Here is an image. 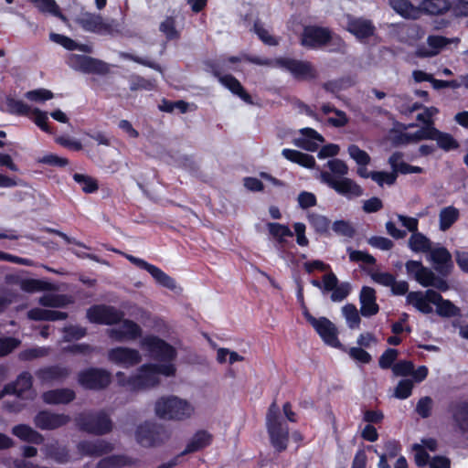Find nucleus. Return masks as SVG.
<instances>
[{
	"mask_svg": "<svg viewBox=\"0 0 468 468\" xmlns=\"http://www.w3.org/2000/svg\"><path fill=\"white\" fill-rule=\"evenodd\" d=\"M172 432L165 425L153 420L140 423L134 432L136 442L143 448L150 449L164 445Z\"/></svg>",
	"mask_w": 468,
	"mask_h": 468,
	"instance_id": "f257e3e1",
	"label": "nucleus"
},
{
	"mask_svg": "<svg viewBox=\"0 0 468 468\" xmlns=\"http://www.w3.org/2000/svg\"><path fill=\"white\" fill-rule=\"evenodd\" d=\"M155 414L163 420H185L194 412L193 406L176 396L159 398L154 405Z\"/></svg>",
	"mask_w": 468,
	"mask_h": 468,
	"instance_id": "f03ea898",
	"label": "nucleus"
},
{
	"mask_svg": "<svg viewBox=\"0 0 468 468\" xmlns=\"http://www.w3.org/2000/svg\"><path fill=\"white\" fill-rule=\"evenodd\" d=\"M75 424L80 431L97 436L106 435L113 429L112 420L104 410L80 412L75 417Z\"/></svg>",
	"mask_w": 468,
	"mask_h": 468,
	"instance_id": "7ed1b4c3",
	"label": "nucleus"
},
{
	"mask_svg": "<svg viewBox=\"0 0 468 468\" xmlns=\"http://www.w3.org/2000/svg\"><path fill=\"white\" fill-rule=\"evenodd\" d=\"M405 269L408 276L414 279L422 287L434 288L437 292H447L450 289L445 277L436 275L432 270L425 267L420 261L410 260L405 263Z\"/></svg>",
	"mask_w": 468,
	"mask_h": 468,
	"instance_id": "20e7f679",
	"label": "nucleus"
},
{
	"mask_svg": "<svg viewBox=\"0 0 468 468\" xmlns=\"http://www.w3.org/2000/svg\"><path fill=\"white\" fill-rule=\"evenodd\" d=\"M274 65L285 70L297 81H311L317 78L318 73L314 66L307 60H301L288 57L276 58Z\"/></svg>",
	"mask_w": 468,
	"mask_h": 468,
	"instance_id": "39448f33",
	"label": "nucleus"
},
{
	"mask_svg": "<svg viewBox=\"0 0 468 468\" xmlns=\"http://www.w3.org/2000/svg\"><path fill=\"white\" fill-rule=\"evenodd\" d=\"M141 346L159 362H173L177 357L176 347L157 335H145L141 340Z\"/></svg>",
	"mask_w": 468,
	"mask_h": 468,
	"instance_id": "423d86ee",
	"label": "nucleus"
},
{
	"mask_svg": "<svg viewBox=\"0 0 468 468\" xmlns=\"http://www.w3.org/2000/svg\"><path fill=\"white\" fill-rule=\"evenodd\" d=\"M112 374L102 367H90L77 375L78 383L88 390H103L112 383Z\"/></svg>",
	"mask_w": 468,
	"mask_h": 468,
	"instance_id": "0eeeda50",
	"label": "nucleus"
},
{
	"mask_svg": "<svg viewBox=\"0 0 468 468\" xmlns=\"http://www.w3.org/2000/svg\"><path fill=\"white\" fill-rule=\"evenodd\" d=\"M76 22L84 31L101 36H112L117 32L114 19L104 20L101 15L96 13H81Z\"/></svg>",
	"mask_w": 468,
	"mask_h": 468,
	"instance_id": "6e6552de",
	"label": "nucleus"
},
{
	"mask_svg": "<svg viewBox=\"0 0 468 468\" xmlns=\"http://www.w3.org/2000/svg\"><path fill=\"white\" fill-rule=\"evenodd\" d=\"M310 282L324 292H331L330 299L334 303L344 301L351 292L350 283L347 282L339 283L336 275L332 271L322 277V282L313 279Z\"/></svg>",
	"mask_w": 468,
	"mask_h": 468,
	"instance_id": "1a4fd4ad",
	"label": "nucleus"
},
{
	"mask_svg": "<svg viewBox=\"0 0 468 468\" xmlns=\"http://www.w3.org/2000/svg\"><path fill=\"white\" fill-rule=\"evenodd\" d=\"M306 321L314 327L324 344L335 348H341L342 344L338 338V329L328 318L322 316L315 318L307 314Z\"/></svg>",
	"mask_w": 468,
	"mask_h": 468,
	"instance_id": "9d476101",
	"label": "nucleus"
},
{
	"mask_svg": "<svg viewBox=\"0 0 468 468\" xmlns=\"http://www.w3.org/2000/svg\"><path fill=\"white\" fill-rule=\"evenodd\" d=\"M86 315L90 323L112 325L122 322L124 313L112 305L95 304L87 310Z\"/></svg>",
	"mask_w": 468,
	"mask_h": 468,
	"instance_id": "9b49d317",
	"label": "nucleus"
},
{
	"mask_svg": "<svg viewBox=\"0 0 468 468\" xmlns=\"http://www.w3.org/2000/svg\"><path fill=\"white\" fill-rule=\"evenodd\" d=\"M68 64L73 69L87 74L106 75L110 72L109 64L105 61L86 55L71 54Z\"/></svg>",
	"mask_w": 468,
	"mask_h": 468,
	"instance_id": "f8f14e48",
	"label": "nucleus"
},
{
	"mask_svg": "<svg viewBox=\"0 0 468 468\" xmlns=\"http://www.w3.org/2000/svg\"><path fill=\"white\" fill-rule=\"evenodd\" d=\"M321 181L326 184L330 188L334 189L339 195L347 197H358L363 195L362 187L354 180L347 177L336 179L330 172H321Z\"/></svg>",
	"mask_w": 468,
	"mask_h": 468,
	"instance_id": "ddd939ff",
	"label": "nucleus"
},
{
	"mask_svg": "<svg viewBox=\"0 0 468 468\" xmlns=\"http://www.w3.org/2000/svg\"><path fill=\"white\" fill-rule=\"evenodd\" d=\"M332 40L329 28L319 26H305L300 37V43L308 49H317L328 45Z\"/></svg>",
	"mask_w": 468,
	"mask_h": 468,
	"instance_id": "4468645a",
	"label": "nucleus"
},
{
	"mask_svg": "<svg viewBox=\"0 0 468 468\" xmlns=\"http://www.w3.org/2000/svg\"><path fill=\"white\" fill-rule=\"evenodd\" d=\"M360 268L369 275L374 282L385 287H390L393 295L401 296L410 292L408 282L396 281V276L394 274L388 271L381 272L374 271L373 269L365 268L363 266H360Z\"/></svg>",
	"mask_w": 468,
	"mask_h": 468,
	"instance_id": "2eb2a0df",
	"label": "nucleus"
},
{
	"mask_svg": "<svg viewBox=\"0 0 468 468\" xmlns=\"http://www.w3.org/2000/svg\"><path fill=\"white\" fill-rule=\"evenodd\" d=\"M152 363H146L139 367L136 375L131 376L129 382L131 383V390L138 391L157 387L161 380L157 377Z\"/></svg>",
	"mask_w": 468,
	"mask_h": 468,
	"instance_id": "dca6fc26",
	"label": "nucleus"
},
{
	"mask_svg": "<svg viewBox=\"0 0 468 468\" xmlns=\"http://www.w3.org/2000/svg\"><path fill=\"white\" fill-rule=\"evenodd\" d=\"M108 360L115 365L129 368L142 361V356L137 349L127 346H116L109 349Z\"/></svg>",
	"mask_w": 468,
	"mask_h": 468,
	"instance_id": "f3484780",
	"label": "nucleus"
},
{
	"mask_svg": "<svg viewBox=\"0 0 468 468\" xmlns=\"http://www.w3.org/2000/svg\"><path fill=\"white\" fill-rule=\"evenodd\" d=\"M126 258L138 268L145 270L147 272H149L159 285L172 291L176 289V282L175 279L166 274L159 267L151 264L141 258L134 257L133 255H127Z\"/></svg>",
	"mask_w": 468,
	"mask_h": 468,
	"instance_id": "a211bd4d",
	"label": "nucleus"
},
{
	"mask_svg": "<svg viewBox=\"0 0 468 468\" xmlns=\"http://www.w3.org/2000/svg\"><path fill=\"white\" fill-rule=\"evenodd\" d=\"M70 417L64 413H55L47 410L38 411L34 417V424L42 431H53L66 426Z\"/></svg>",
	"mask_w": 468,
	"mask_h": 468,
	"instance_id": "6ab92c4d",
	"label": "nucleus"
},
{
	"mask_svg": "<svg viewBox=\"0 0 468 468\" xmlns=\"http://www.w3.org/2000/svg\"><path fill=\"white\" fill-rule=\"evenodd\" d=\"M437 291L433 289H427L425 292L412 291L407 294L406 303L421 314H430L433 312L431 304L435 303Z\"/></svg>",
	"mask_w": 468,
	"mask_h": 468,
	"instance_id": "aec40b11",
	"label": "nucleus"
},
{
	"mask_svg": "<svg viewBox=\"0 0 468 468\" xmlns=\"http://www.w3.org/2000/svg\"><path fill=\"white\" fill-rule=\"evenodd\" d=\"M270 442L274 450L281 453L286 451L289 443V427L285 422L266 426Z\"/></svg>",
	"mask_w": 468,
	"mask_h": 468,
	"instance_id": "412c9836",
	"label": "nucleus"
},
{
	"mask_svg": "<svg viewBox=\"0 0 468 468\" xmlns=\"http://www.w3.org/2000/svg\"><path fill=\"white\" fill-rule=\"evenodd\" d=\"M77 449L81 455L90 457H100L112 452L114 449L112 443L98 439L96 441H80Z\"/></svg>",
	"mask_w": 468,
	"mask_h": 468,
	"instance_id": "4be33fe9",
	"label": "nucleus"
},
{
	"mask_svg": "<svg viewBox=\"0 0 468 468\" xmlns=\"http://www.w3.org/2000/svg\"><path fill=\"white\" fill-rule=\"evenodd\" d=\"M430 257L435 271L441 276L447 277L453 268L452 255L445 247L431 249Z\"/></svg>",
	"mask_w": 468,
	"mask_h": 468,
	"instance_id": "5701e85b",
	"label": "nucleus"
},
{
	"mask_svg": "<svg viewBox=\"0 0 468 468\" xmlns=\"http://www.w3.org/2000/svg\"><path fill=\"white\" fill-rule=\"evenodd\" d=\"M448 411L455 427L463 433H468V400L459 399L450 402Z\"/></svg>",
	"mask_w": 468,
	"mask_h": 468,
	"instance_id": "b1692460",
	"label": "nucleus"
},
{
	"mask_svg": "<svg viewBox=\"0 0 468 468\" xmlns=\"http://www.w3.org/2000/svg\"><path fill=\"white\" fill-rule=\"evenodd\" d=\"M70 374V369L68 367L60 365H50L38 368L35 375L42 384L52 382H62Z\"/></svg>",
	"mask_w": 468,
	"mask_h": 468,
	"instance_id": "393cba45",
	"label": "nucleus"
},
{
	"mask_svg": "<svg viewBox=\"0 0 468 468\" xmlns=\"http://www.w3.org/2000/svg\"><path fill=\"white\" fill-rule=\"evenodd\" d=\"M360 314L364 317L376 315L379 312L377 303L376 290L369 286H363L359 293Z\"/></svg>",
	"mask_w": 468,
	"mask_h": 468,
	"instance_id": "a878e982",
	"label": "nucleus"
},
{
	"mask_svg": "<svg viewBox=\"0 0 468 468\" xmlns=\"http://www.w3.org/2000/svg\"><path fill=\"white\" fill-rule=\"evenodd\" d=\"M375 26L370 20L351 17L347 21L346 30L358 39L370 37L375 33Z\"/></svg>",
	"mask_w": 468,
	"mask_h": 468,
	"instance_id": "bb28decb",
	"label": "nucleus"
},
{
	"mask_svg": "<svg viewBox=\"0 0 468 468\" xmlns=\"http://www.w3.org/2000/svg\"><path fill=\"white\" fill-rule=\"evenodd\" d=\"M75 398V391L68 388L48 390L42 394L43 401L48 405L69 404Z\"/></svg>",
	"mask_w": 468,
	"mask_h": 468,
	"instance_id": "cd10ccee",
	"label": "nucleus"
},
{
	"mask_svg": "<svg viewBox=\"0 0 468 468\" xmlns=\"http://www.w3.org/2000/svg\"><path fill=\"white\" fill-rule=\"evenodd\" d=\"M213 441V435L206 430L197 431L188 441L182 454H189L199 452L208 447Z\"/></svg>",
	"mask_w": 468,
	"mask_h": 468,
	"instance_id": "c85d7f7f",
	"label": "nucleus"
},
{
	"mask_svg": "<svg viewBox=\"0 0 468 468\" xmlns=\"http://www.w3.org/2000/svg\"><path fill=\"white\" fill-rule=\"evenodd\" d=\"M225 88H227L231 93L238 96L247 104H253L251 95L245 90L240 81L231 74H226L220 77L219 81Z\"/></svg>",
	"mask_w": 468,
	"mask_h": 468,
	"instance_id": "c756f323",
	"label": "nucleus"
},
{
	"mask_svg": "<svg viewBox=\"0 0 468 468\" xmlns=\"http://www.w3.org/2000/svg\"><path fill=\"white\" fill-rule=\"evenodd\" d=\"M139 460L125 454H112L101 459L97 468H123L133 466L139 463Z\"/></svg>",
	"mask_w": 468,
	"mask_h": 468,
	"instance_id": "7c9ffc66",
	"label": "nucleus"
},
{
	"mask_svg": "<svg viewBox=\"0 0 468 468\" xmlns=\"http://www.w3.org/2000/svg\"><path fill=\"white\" fill-rule=\"evenodd\" d=\"M7 281L19 285L20 289L26 292H43L48 289V282L38 279H22L16 275H9Z\"/></svg>",
	"mask_w": 468,
	"mask_h": 468,
	"instance_id": "2f4dec72",
	"label": "nucleus"
},
{
	"mask_svg": "<svg viewBox=\"0 0 468 468\" xmlns=\"http://www.w3.org/2000/svg\"><path fill=\"white\" fill-rule=\"evenodd\" d=\"M12 433L23 441L40 445L44 442L41 433L27 424H17L12 428Z\"/></svg>",
	"mask_w": 468,
	"mask_h": 468,
	"instance_id": "473e14b6",
	"label": "nucleus"
},
{
	"mask_svg": "<svg viewBox=\"0 0 468 468\" xmlns=\"http://www.w3.org/2000/svg\"><path fill=\"white\" fill-rule=\"evenodd\" d=\"M420 15L439 16L447 13L452 4L449 0H422L420 5Z\"/></svg>",
	"mask_w": 468,
	"mask_h": 468,
	"instance_id": "72a5a7b5",
	"label": "nucleus"
},
{
	"mask_svg": "<svg viewBox=\"0 0 468 468\" xmlns=\"http://www.w3.org/2000/svg\"><path fill=\"white\" fill-rule=\"evenodd\" d=\"M402 157V153L395 152L388 158V164L390 165L392 170L397 172V174L400 173L402 175H409L421 174L423 172V169L420 166L412 165L404 161H401Z\"/></svg>",
	"mask_w": 468,
	"mask_h": 468,
	"instance_id": "f704fd0d",
	"label": "nucleus"
},
{
	"mask_svg": "<svg viewBox=\"0 0 468 468\" xmlns=\"http://www.w3.org/2000/svg\"><path fill=\"white\" fill-rule=\"evenodd\" d=\"M27 317L33 321H60L67 319L68 314L57 310L35 307L27 312Z\"/></svg>",
	"mask_w": 468,
	"mask_h": 468,
	"instance_id": "c9c22d12",
	"label": "nucleus"
},
{
	"mask_svg": "<svg viewBox=\"0 0 468 468\" xmlns=\"http://www.w3.org/2000/svg\"><path fill=\"white\" fill-rule=\"evenodd\" d=\"M436 313L439 316L444 318L457 317L461 315V309L452 301L444 299L440 292H437L435 299Z\"/></svg>",
	"mask_w": 468,
	"mask_h": 468,
	"instance_id": "e433bc0d",
	"label": "nucleus"
},
{
	"mask_svg": "<svg viewBox=\"0 0 468 468\" xmlns=\"http://www.w3.org/2000/svg\"><path fill=\"white\" fill-rule=\"evenodd\" d=\"M393 10L404 18L418 19L420 7L415 6L410 0H389Z\"/></svg>",
	"mask_w": 468,
	"mask_h": 468,
	"instance_id": "4c0bfd02",
	"label": "nucleus"
},
{
	"mask_svg": "<svg viewBox=\"0 0 468 468\" xmlns=\"http://www.w3.org/2000/svg\"><path fill=\"white\" fill-rule=\"evenodd\" d=\"M307 218L310 226L316 234L324 237L331 236L330 229L332 222L326 216L318 213H310Z\"/></svg>",
	"mask_w": 468,
	"mask_h": 468,
	"instance_id": "58836bf2",
	"label": "nucleus"
},
{
	"mask_svg": "<svg viewBox=\"0 0 468 468\" xmlns=\"http://www.w3.org/2000/svg\"><path fill=\"white\" fill-rule=\"evenodd\" d=\"M460 217L459 209L453 206L443 207L439 214L440 229L448 230Z\"/></svg>",
	"mask_w": 468,
	"mask_h": 468,
	"instance_id": "ea45409f",
	"label": "nucleus"
},
{
	"mask_svg": "<svg viewBox=\"0 0 468 468\" xmlns=\"http://www.w3.org/2000/svg\"><path fill=\"white\" fill-rule=\"evenodd\" d=\"M9 384L14 385L15 392L12 395L21 399L25 392L32 388L33 378L28 371H23L16 377L15 381Z\"/></svg>",
	"mask_w": 468,
	"mask_h": 468,
	"instance_id": "a19ab883",
	"label": "nucleus"
},
{
	"mask_svg": "<svg viewBox=\"0 0 468 468\" xmlns=\"http://www.w3.org/2000/svg\"><path fill=\"white\" fill-rule=\"evenodd\" d=\"M267 229L269 234L279 243L284 244L286 242L285 238L292 237L293 232L291 229L284 224H281L278 222H269L267 223Z\"/></svg>",
	"mask_w": 468,
	"mask_h": 468,
	"instance_id": "79ce46f5",
	"label": "nucleus"
},
{
	"mask_svg": "<svg viewBox=\"0 0 468 468\" xmlns=\"http://www.w3.org/2000/svg\"><path fill=\"white\" fill-rule=\"evenodd\" d=\"M409 247L414 252H429L431 249V241L424 234L416 232L411 234L409 239Z\"/></svg>",
	"mask_w": 468,
	"mask_h": 468,
	"instance_id": "37998d69",
	"label": "nucleus"
},
{
	"mask_svg": "<svg viewBox=\"0 0 468 468\" xmlns=\"http://www.w3.org/2000/svg\"><path fill=\"white\" fill-rule=\"evenodd\" d=\"M176 21L174 16H166L159 26V30L162 32L168 41L177 40L180 38V32L176 27Z\"/></svg>",
	"mask_w": 468,
	"mask_h": 468,
	"instance_id": "c03bdc74",
	"label": "nucleus"
},
{
	"mask_svg": "<svg viewBox=\"0 0 468 468\" xmlns=\"http://www.w3.org/2000/svg\"><path fill=\"white\" fill-rule=\"evenodd\" d=\"M73 179L76 183L80 185L82 191L86 194L95 193L99 189L97 180L90 176L75 173Z\"/></svg>",
	"mask_w": 468,
	"mask_h": 468,
	"instance_id": "a18cd8bd",
	"label": "nucleus"
},
{
	"mask_svg": "<svg viewBox=\"0 0 468 468\" xmlns=\"http://www.w3.org/2000/svg\"><path fill=\"white\" fill-rule=\"evenodd\" d=\"M6 107L11 114L18 116H27L31 113L29 105L21 100H17L12 97L6 98Z\"/></svg>",
	"mask_w": 468,
	"mask_h": 468,
	"instance_id": "49530a36",
	"label": "nucleus"
},
{
	"mask_svg": "<svg viewBox=\"0 0 468 468\" xmlns=\"http://www.w3.org/2000/svg\"><path fill=\"white\" fill-rule=\"evenodd\" d=\"M131 91L137 90H154L155 89V80L145 79L140 75H133L129 80Z\"/></svg>",
	"mask_w": 468,
	"mask_h": 468,
	"instance_id": "de8ad7c7",
	"label": "nucleus"
},
{
	"mask_svg": "<svg viewBox=\"0 0 468 468\" xmlns=\"http://www.w3.org/2000/svg\"><path fill=\"white\" fill-rule=\"evenodd\" d=\"M439 148L445 152H450L459 148L460 144L458 141L448 133L440 132L436 140Z\"/></svg>",
	"mask_w": 468,
	"mask_h": 468,
	"instance_id": "09e8293b",
	"label": "nucleus"
},
{
	"mask_svg": "<svg viewBox=\"0 0 468 468\" xmlns=\"http://www.w3.org/2000/svg\"><path fill=\"white\" fill-rule=\"evenodd\" d=\"M343 314L349 328H358L361 323L358 311L353 303H347L342 308Z\"/></svg>",
	"mask_w": 468,
	"mask_h": 468,
	"instance_id": "8fccbe9b",
	"label": "nucleus"
},
{
	"mask_svg": "<svg viewBox=\"0 0 468 468\" xmlns=\"http://www.w3.org/2000/svg\"><path fill=\"white\" fill-rule=\"evenodd\" d=\"M120 57L123 59H126V60H130V61H133L137 64H140V65H143L144 67H147V68H150L152 69H154L158 72H162L163 69H162V67L153 61V60H150L148 58H142V57H139L137 55H134L133 53H130V52H121L120 53Z\"/></svg>",
	"mask_w": 468,
	"mask_h": 468,
	"instance_id": "3c124183",
	"label": "nucleus"
},
{
	"mask_svg": "<svg viewBox=\"0 0 468 468\" xmlns=\"http://www.w3.org/2000/svg\"><path fill=\"white\" fill-rule=\"evenodd\" d=\"M331 229L335 234L349 239H352L356 234V229L351 223L344 219L335 220L331 224Z\"/></svg>",
	"mask_w": 468,
	"mask_h": 468,
	"instance_id": "603ef678",
	"label": "nucleus"
},
{
	"mask_svg": "<svg viewBox=\"0 0 468 468\" xmlns=\"http://www.w3.org/2000/svg\"><path fill=\"white\" fill-rule=\"evenodd\" d=\"M397 177L398 174L394 170H392V172L373 171L370 173V178L380 186L384 184L388 186L393 185L396 182Z\"/></svg>",
	"mask_w": 468,
	"mask_h": 468,
	"instance_id": "864d4df0",
	"label": "nucleus"
},
{
	"mask_svg": "<svg viewBox=\"0 0 468 468\" xmlns=\"http://www.w3.org/2000/svg\"><path fill=\"white\" fill-rule=\"evenodd\" d=\"M48 349L43 346L27 348L19 352L18 358L21 361H32L36 358L48 356Z\"/></svg>",
	"mask_w": 468,
	"mask_h": 468,
	"instance_id": "5fc2aeb1",
	"label": "nucleus"
},
{
	"mask_svg": "<svg viewBox=\"0 0 468 468\" xmlns=\"http://www.w3.org/2000/svg\"><path fill=\"white\" fill-rule=\"evenodd\" d=\"M347 252L349 254V260L352 262H363L367 265H376L377 263L376 258L367 251L356 250L351 248H347Z\"/></svg>",
	"mask_w": 468,
	"mask_h": 468,
	"instance_id": "6e6d98bb",
	"label": "nucleus"
},
{
	"mask_svg": "<svg viewBox=\"0 0 468 468\" xmlns=\"http://www.w3.org/2000/svg\"><path fill=\"white\" fill-rule=\"evenodd\" d=\"M347 152L352 159H354L359 166H366L370 163L369 154L359 148L356 144H350Z\"/></svg>",
	"mask_w": 468,
	"mask_h": 468,
	"instance_id": "4d7b16f0",
	"label": "nucleus"
},
{
	"mask_svg": "<svg viewBox=\"0 0 468 468\" xmlns=\"http://www.w3.org/2000/svg\"><path fill=\"white\" fill-rule=\"evenodd\" d=\"M31 112L34 115L33 122L37 127H39L43 132L47 133H54V129L48 123V117L47 112L37 108H35L33 111H31Z\"/></svg>",
	"mask_w": 468,
	"mask_h": 468,
	"instance_id": "13d9d810",
	"label": "nucleus"
},
{
	"mask_svg": "<svg viewBox=\"0 0 468 468\" xmlns=\"http://www.w3.org/2000/svg\"><path fill=\"white\" fill-rule=\"evenodd\" d=\"M95 346L87 343L72 344L63 347V351L65 353H69L71 355H82L84 356H90L92 353L95 352Z\"/></svg>",
	"mask_w": 468,
	"mask_h": 468,
	"instance_id": "bf43d9fd",
	"label": "nucleus"
},
{
	"mask_svg": "<svg viewBox=\"0 0 468 468\" xmlns=\"http://www.w3.org/2000/svg\"><path fill=\"white\" fill-rule=\"evenodd\" d=\"M399 356V351L395 348H387L378 359V366L382 369H392V367L396 364Z\"/></svg>",
	"mask_w": 468,
	"mask_h": 468,
	"instance_id": "052dcab7",
	"label": "nucleus"
},
{
	"mask_svg": "<svg viewBox=\"0 0 468 468\" xmlns=\"http://www.w3.org/2000/svg\"><path fill=\"white\" fill-rule=\"evenodd\" d=\"M64 340L66 342H71L74 340H80L86 336L87 329L80 325H68L63 329Z\"/></svg>",
	"mask_w": 468,
	"mask_h": 468,
	"instance_id": "680f3d73",
	"label": "nucleus"
},
{
	"mask_svg": "<svg viewBox=\"0 0 468 468\" xmlns=\"http://www.w3.org/2000/svg\"><path fill=\"white\" fill-rule=\"evenodd\" d=\"M20 345L21 341L16 337H0V357L9 355Z\"/></svg>",
	"mask_w": 468,
	"mask_h": 468,
	"instance_id": "e2e57ef3",
	"label": "nucleus"
},
{
	"mask_svg": "<svg viewBox=\"0 0 468 468\" xmlns=\"http://www.w3.org/2000/svg\"><path fill=\"white\" fill-rule=\"evenodd\" d=\"M122 329L124 330L126 336L129 340H134L142 335L141 326L133 320L123 319L122 320Z\"/></svg>",
	"mask_w": 468,
	"mask_h": 468,
	"instance_id": "0e129e2a",
	"label": "nucleus"
},
{
	"mask_svg": "<svg viewBox=\"0 0 468 468\" xmlns=\"http://www.w3.org/2000/svg\"><path fill=\"white\" fill-rule=\"evenodd\" d=\"M433 401L431 397L425 396L419 399L416 412L423 419L431 417Z\"/></svg>",
	"mask_w": 468,
	"mask_h": 468,
	"instance_id": "69168bd1",
	"label": "nucleus"
},
{
	"mask_svg": "<svg viewBox=\"0 0 468 468\" xmlns=\"http://www.w3.org/2000/svg\"><path fill=\"white\" fill-rule=\"evenodd\" d=\"M412 389L413 382L410 379H402L398 383L394 394L399 399H406L411 395Z\"/></svg>",
	"mask_w": 468,
	"mask_h": 468,
	"instance_id": "338daca9",
	"label": "nucleus"
},
{
	"mask_svg": "<svg viewBox=\"0 0 468 468\" xmlns=\"http://www.w3.org/2000/svg\"><path fill=\"white\" fill-rule=\"evenodd\" d=\"M26 98L31 101H45L51 100L54 94L51 90L46 89H36L27 91L25 94Z\"/></svg>",
	"mask_w": 468,
	"mask_h": 468,
	"instance_id": "774afa93",
	"label": "nucleus"
}]
</instances>
